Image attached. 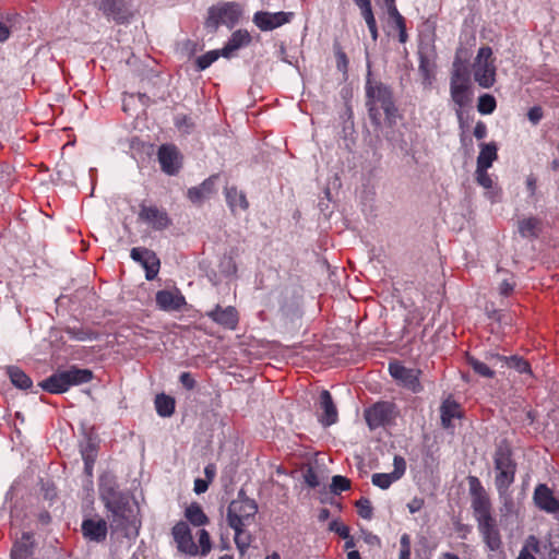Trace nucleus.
Here are the masks:
<instances>
[{"instance_id": "1", "label": "nucleus", "mask_w": 559, "mask_h": 559, "mask_svg": "<svg viewBox=\"0 0 559 559\" xmlns=\"http://www.w3.org/2000/svg\"><path fill=\"white\" fill-rule=\"evenodd\" d=\"M365 88L367 97L366 106L368 107L369 118L372 123L376 126L381 123L380 108L384 111L390 123L394 121L397 108L390 86L380 81L372 80L370 72H368Z\"/></svg>"}, {"instance_id": "2", "label": "nucleus", "mask_w": 559, "mask_h": 559, "mask_svg": "<svg viewBox=\"0 0 559 559\" xmlns=\"http://www.w3.org/2000/svg\"><path fill=\"white\" fill-rule=\"evenodd\" d=\"M110 512V527L112 531H122L126 536L138 534V506L128 495L114 500L112 504L105 506Z\"/></svg>"}, {"instance_id": "3", "label": "nucleus", "mask_w": 559, "mask_h": 559, "mask_svg": "<svg viewBox=\"0 0 559 559\" xmlns=\"http://www.w3.org/2000/svg\"><path fill=\"white\" fill-rule=\"evenodd\" d=\"M495 486L497 490L510 489L515 480L516 463L507 441H501L493 453Z\"/></svg>"}, {"instance_id": "4", "label": "nucleus", "mask_w": 559, "mask_h": 559, "mask_svg": "<svg viewBox=\"0 0 559 559\" xmlns=\"http://www.w3.org/2000/svg\"><path fill=\"white\" fill-rule=\"evenodd\" d=\"M93 373L88 369L72 367L68 370L57 371L41 381L38 385L52 394H61L72 385L87 383L92 380Z\"/></svg>"}, {"instance_id": "5", "label": "nucleus", "mask_w": 559, "mask_h": 559, "mask_svg": "<svg viewBox=\"0 0 559 559\" xmlns=\"http://www.w3.org/2000/svg\"><path fill=\"white\" fill-rule=\"evenodd\" d=\"M301 297V286L295 281H289L270 293L269 305L277 307L284 314H289L299 307Z\"/></svg>"}, {"instance_id": "6", "label": "nucleus", "mask_w": 559, "mask_h": 559, "mask_svg": "<svg viewBox=\"0 0 559 559\" xmlns=\"http://www.w3.org/2000/svg\"><path fill=\"white\" fill-rule=\"evenodd\" d=\"M474 80L484 88L491 87L496 82V66L492 59V49L480 47L473 64Z\"/></svg>"}, {"instance_id": "7", "label": "nucleus", "mask_w": 559, "mask_h": 559, "mask_svg": "<svg viewBox=\"0 0 559 559\" xmlns=\"http://www.w3.org/2000/svg\"><path fill=\"white\" fill-rule=\"evenodd\" d=\"M258 512L254 500H233L227 509V523L231 528L250 524Z\"/></svg>"}, {"instance_id": "8", "label": "nucleus", "mask_w": 559, "mask_h": 559, "mask_svg": "<svg viewBox=\"0 0 559 559\" xmlns=\"http://www.w3.org/2000/svg\"><path fill=\"white\" fill-rule=\"evenodd\" d=\"M419 56V73L423 78V84L430 86L433 79V70L436 68V50L432 36L428 35L420 39L418 46Z\"/></svg>"}, {"instance_id": "9", "label": "nucleus", "mask_w": 559, "mask_h": 559, "mask_svg": "<svg viewBox=\"0 0 559 559\" xmlns=\"http://www.w3.org/2000/svg\"><path fill=\"white\" fill-rule=\"evenodd\" d=\"M103 14L118 24H123L132 16L130 0H93Z\"/></svg>"}, {"instance_id": "10", "label": "nucleus", "mask_w": 559, "mask_h": 559, "mask_svg": "<svg viewBox=\"0 0 559 559\" xmlns=\"http://www.w3.org/2000/svg\"><path fill=\"white\" fill-rule=\"evenodd\" d=\"M139 219L154 230H164L171 225V219L165 210L144 203L140 205Z\"/></svg>"}, {"instance_id": "11", "label": "nucleus", "mask_w": 559, "mask_h": 559, "mask_svg": "<svg viewBox=\"0 0 559 559\" xmlns=\"http://www.w3.org/2000/svg\"><path fill=\"white\" fill-rule=\"evenodd\" d=\"M130 257L145 270V278L147 281L156 278L159 272L160 261L154 251L147 248L136 247L131 249Z\"/></svg>"}, {"instance_id": "12", "label": "nucleus", "mask_w": 559, "mask_h": 559, "mask_svg": "<svg viewBox=\"0 0 559 559\" xmlns=\"http://www.w3.org/2000/svg\"><path fill=\"white\" fill-rule=\"evenodd\" d=\"M293 16V12L280 11L271 13L267 11H258L254 13L252 21L259 29L269 32L289 23Z\"/></svg>"}, {"instance_id": "13", "label": "nucleus", "mask_w": 559, "mask_h": 559, "mask_svg": "<svg viewBox=\"0 0 559 559\" xmlns=\"http://www.w3.org/2000/svg\"><path fill=\"white\" fill-rule=\"evenodd\" d=\"M394 404L378 402L365 412V418L370 429H377L386 425L394 417Z\"/></svg>"}, {"instance_id": "14", "label": "nucleus", "mask_w": 559, "mask_h": 559, "mask_svg": "<svg viewBox=\"0 0 559 559\" xmlns=\"http://www.w3.org/2000/svg\"><path fill=\"white\" fill-rule=\"evenodd\" d=\"M389 371L390 374L400 381L405 388L413 392L421 391V384L419 382L420 370L406 368L399 362H390Z\"/></svg>"}, {"instance_id": "15", "label": "nucleus", "mask_w": 559, "mask_h": 559, "mask_svg": "<svg viewBox=\"0 0 559 559\" xmlns=\"http://www.w3.org/2000/svg\"><path fill=\"white\" fill-rule=\"evenodd\" d=\"M317 405L321 411V414L318 415V420L323 427H330L337 423L338 412L332 395L328 390H322L320 392Z\"/></svg>"}, {"instance_id": "16", "label": "nucleus", "mask_w": 559, "mask_h": 559, "mask_svg": "<svg viewBox=\"0 0 559 559\" xmlns=\"http://www.w3.org/2000/svg\"><path fill=\"white\" fill-rule=\"evenodd\" d=\"M394 469L391 473H376L371 477V481L380 489H388L394 481L401 479L406 471V462L400 456L395 455L393 460Z\"/></svg>"}, {"instance_id": "17", "label": "nucleus", "mask_w": 559, "mask_h": 559, "mask_svg": "<svg viewBox=\"0 0 559 559\" xmlns=\"http://www.w3.org/2000/svg\"><path fill=\"white\" fill-rule=\"evenodd\" d=\"M158 162L164 173L169 176L176 175L180 167V154L175 145L164 144L158 150Z\"/></svg>"}, {"instance_id": "18", "label": "nucleus", "mask_w": 559, "mask_h": 559, "mask_svg": "<svg viewBox=\"0 0 559 559\" xmlns=\"http://www.w3.org/2000/svg\"><path fill=\"white\" fill-rule=\"evenodd\" d=\"M477 527L483 537L484 543L491 551H496L501 547V536L497 525V521L493 516L478 521Z\"/></svg>"}, {"instance_id": "19", "label": "nucleus", "mask_w": 559, "mask_h": 559, "mask_svg": "<svg viewBox=\"0 0 559 559\" xmlns=\"http://www.w3.org/2000/svg\"><path fill=\"white\" fill-rule=\"evenodd\" d=\"M173 535L175 542L177 543L178 549L181 552L192 556L198 554V547L193 542L190 527L186 522H178L173 527Z\"/></svg>"}, {"instance_id": "20", "label": "nucleus", "mask_w": 559, "mask_h": 559, "mask_svg": "<svg viewBox=\"0 0 559 559\" xmlns=\"http://www.w3.org/2000/svg\"><path fill=\"white\" fill-rule=\"evenodd\" d=\"M156 305L164 311H179L186 306V298L178 290H158L155 296Z\"/></svg>"}, {"instance_id": "21", "label": "nucleus", "mask_w": 559, "mask_h": 559, "mask_svg": "<svg viewBox=\"0 0 559 559\" xmlns=\"http://www.w3.org/2000/svg\"><path fill=\"white\" fill-rule=\"evenodd\" d=\"M81 531L85 539L94 543H102L107 537L108 526L103 519H85L82 522Z\"/></svg>"}, {"instance_id": "22", "label": "nucleus", "mask_w": 559, "mask_h": 559, "mask_svg": "<svg viewBox=\"0 0 559 559\" xmlns=\"http://www.w3.org/2000/svg\"><path fill=\"white\" fill-rule=\"evenodd\" d=\"M218 175L210 176L201 185L188 190L187 197L194 204H202L216 192V181Z\"/></svg>"}, {"instance_id": "23", "label": "nucleus", "mask_w": 559, "mask_h": 559, "mask_svg": "<svg viewBox=\"0 0 559 559\" xmlns=\"http://www.w3.org/2000/svg\"><path fill=\"white\" fill-rule=\"evenodd\" d=\"M533 500L538 509L547 513L555 512L559 506V500L546 484H539L535 487Z\"/></svg>"}, {"instance_id": "24", "label": "nucleus", "mask_w": 559, "mask_h": 559, "mask_svg": "<svg viewBox=\"0 0 559 559\" xmlns=\"http://www.w3.org/2000/svg\"><path fill=\"white\" fill-rule=\"evenodd\" d=\"M206 316L217 324L231 330H234L238 323V312L236 308L231 306L223 308L217 305L214 309L207 311Z\"/></svg>"}, {"instance_id": "25", "label": "nucleus", "mask_w": 559, "mask_h": 559, "mask_svg": "<svg viewBox=\"0 0 559 559\" xmlns=\"http://www.w3.org/2000/svg\"><path fill=\"white\" fill-rule=\"evenodd\" d=\"M251 43V35L247 29L235 31L225 46L221 49V55L224 58H231L235 52L242 47H247Z\"/></svg>"}, {"instance_id": "26", "label": "nucleus", "mask_w": 559, "mask_h": 559, "mask_svg": "<svg viewBox=\"0 0 559 559\" xmlns=\"http://www.w3.org/2000/svg\"><path fill=\"white\" fill-rule=\"evenodd\" d=\"M99 495L105 506H107L112 504L114 500L120 499L124 493L118 490L112 476L104 475L99 479Z\"/></svg>"}, {"instance_id": "27", "label": "nucleus", "mask_w": 559, "mask_h": 559, "mask_svg": "<svg viewBox=\"0 0 559 559\" xmlns=\"http://www.w3.org/2000/svg\"><path fill=\"white\" fill-rule=\"evenodd\" d=\"M225 197L227 205L230 211L236 214L237 210L246 211L249 207V202L242 191H238L236 187H226Z\"/></svg>"}, {"instance_id": "28", "label": "nucleus", "mask_w": 559, "mask_h": 559, "mask_svg": "<svg viewBox=\"0 0 559 559\" xmlns=\"http://www.w3.org/2000/svg\"><path fill=\"white\" fill-rule=\"evenodd\" d=\"M472 510L476 522L492 518L489 496L483 495L472 498Z\"/></svg>"}, {"instance_id": "29", "label": "nucleus", "mask_w": 559, "mask_h": 559, "mask_svg": "<svg viewBox=\"0 0 559 559\" xmlns=\"http://www.w3.org/2000/svg\"><path fill=\"white\" fill-rule=\"evenodd\" d=\"M32 536L28 533H24L22 539L16 542L11 550L12 559H34V549L32 543Z\"/></svg>"}, {"instance_id": "30", "label": "nucleus", "mask_w": 559, "mask_h": 559, "mask_svg": "<svg viewBox=\"0 0 559 559\" xmlns=\"http://www.w3.org/2000/svg\"><path fill=\"white\" fill-rule=\"evenodd\" d=\"M451 98L459 106L456 110L457 117L462 118L461 108L465 107L469 103L468 84L450 82Z\"/></svg>"}, {"instance_id": "31", "label": "nucleus", "mask_w": 559, "mask_h": 559, "mask_svg": "<svg viewBox=\"0 0 559 559\" xmlns=\"http://www.w3.org/2000/svg\"><path fill=\"white\" fill-rule=\"evenodd\" d=\"M497 144L495 142L481 143L480 152L477 156L478 168H490L492 163L497 159Z\"/></svg>"}, {"instance_id": "32", "label": "nucleus", "mask_w": 559, "mask_h": 559, "mask_svg": "<svg viewBox=\"0 0 559 559\" xmlns=\"http://www.w3.org/2000/svg\"><path fill=\"white\" fill-rule=\"evenodd\" d=\"M218 12L221 15L222 24L229 28H233L238 23L241 15L240 7L236 2L226 3L218 10Z\"/></svg>"}, {"instance_id": "33", "label": "nucleus", "mask_w": 559, "mask_h": 559, "mask_svg": "<svg viewBox=\"0 0 559 559\" xmlns=\"http://www.w3.org/2000/svg\"><path fill=\"white\" fill-rule=\"evenodd\" d=\"M7 374L10 378L11 383L20 390H27L33 385L32 379L16 366H8Z\"/></svg>"}, {"instance_id": "34", "label": "nucleus", "mask_w": 559, "mask_h": 559, "mask_svg": "<svg viewBox=\"0 0 559 559\" xmlns=\"http://www.w3.org/2000/svg\"><path fill=\"white\" fill-rule=\"evenodd\" d=\"M461 416L459 404L454 401L447 400L440 407V417L442 427L449 429L452 427V420Z\"/></svg>"}, {"instance_id": "35", "label": "nucleus", "mask_w": 559, "mask_h": 559, "mask_svg": "<svg viewBox=\"0 0 559 559\" xmlns=\"http://www.w3.org/2000/svg\"><path fill=\"white\" fill-rule=\"evenodd\" d=\"M154 404L160 417H170L175 412V399L164 393L156 395Z\"/></svg>"}, {"instance_id": "36", "label": "nucleus", "mask_w": 559, "mask_h": 559, "mask_svg": "<svg viewBox=\"0 0 559 559\" xmlns=\"http://www.w3.org/2000/svg\"><path fill=\"white\" fill-rule=\"evenodd\" d=\"M186 518L194 526H202L209 522L206 514L198 503H192L186 509Z\"/></svg>"}, {"instance_id": "37", "label": "nucleus", "mask_w": 559, "mask_h": 559, "mask_svg": "<svg viewBox=\"0 0 559 559\" xmlns=\"http://www.w3.org/2000/svg\"><path fill=\"white\" fill-rule=\"evenodd\" d=\"M540 222L535 217L524 218L519 222V233L524 238L537 237Z\"/></svg>"}, {"instance_id": "38", "label": "nucleus", "mask_w": 559, "mask_h": 559, "mask_svg": "<svg viewBox=\"0 0 559 559\" xmlns=\"http://www.w3.org/2000/svg\"><path fill=\"white\" fill-rule=\"evenodd\" d=\"M390 22L397 28L399 31V40L404 44L407 40L406 34V25L405 20L399 12L397 8H391L388 13Z\"/></svg>"}, {"instance_id": "39", "label": "nucleus", "mask_w": 559, "mask_h": 559, "mask_svg": "<svg viewBox=\"0 0 559 559\" xmlns=\"http://www.w3.org/2000/svg\"><path fill=\"white\" fill-rule=\"evenodd\" d=\"M466 360L475 373L484 378H493L495 371L486 361H480L473 356H467Z\"/></svg>"}, {"instance_id": "40", "label": "nucleus", "mask_w": 559, "mask_h": 559, "mask_svg": "<svg viewBox=\"0 0 559 559\" xmlns=\"http://www.w3.org/2000/svg\"><path fill=\"white\" fill-rule=\"evenodd\" d=\"M504 367L512 368L520 373H532L530 364L522 357L516 355L507 357V361H504Z\"/></svg>"}, {"instance_id": "41", "label": "nucleus", "mask_w": 559, "mask_h": 559, "mask_svg": "<svg viewBox=\"0 0 559 559\" xmlns=\"http://www.w3.org/2000/svg\"><path fill=\"white\" fill-rule=\"evenodd\" d=\"M497 103L492 95L484 94L478 98L477 110L481 115H490L496 109Z\"/></svg>"}, {"instance_id": "42", "label": "nucleus", "mask_w": 559, "mask_h": 559, "mask_svg": "<svg viewBox=\"0 0 559 559\" xmlns=\"http://www.w3.org/2000/svg\"><path fill=\"white\" fill-rule=\"evenodd\" d=\"M221 49L219 50H211L206 53L200 56L197 58L195 63L199 71H203L207 69L213 62H215L218 57H221Z\"/></svg>"}, {"instance_id": "43", "label": "nucleus", "mask_w": 559, "mask_h": 559, "mask_svg": "<svg viewBox=\"0 0 559 559\" xmlns=\"http://www.w3.org/2000/svg\"><path fill=\"white\" fill-rule=\"evenodd\" d=\"M350 488V480L345 476L335 475L332 477L330 490L334 495H340L342 491Z\"/></svg>"}, {"instance_id": "44", "label": "nucleus", "mask_w": 559, "mask_h": 559, "mask_svg": "<svg viewBox=\"0 0 559 559\" xmlns=\"http://www.w3.org/2000/svg\"><path fill=\"white\" fill-rule=\"evenodd\" d=\"M358 514L365 520H370L373 515V508L368 498L361 497L357 502Z\"/></svg>"}, {"instance_id": "45", "label": "nucleus", "mask_w": 559, "mask_h": 559, "mask_svg": "<svg viewBox=\"0 0 559 559\" xmlns=\"http://www.w3.org/2000/svg\"><path fill=\"white\" fill-rule=\"evenodd\" d=\"M484 358H485V361L490 365V367L493 369V368H497V367H500V368H503L504 367V361H507V356H502L496 352H492V350H488V352H485L484 354Z\"/></svg>"}, {"instance_id": "46", "label": "nucleus", "mask_w": 559, "mask_h": 559, "mask_svg": "<svg viewBox=\"0 0 559 559\" xmlns=\"http://www.w3.org/2000/svg\"><path fill=\"white\" fill-rule=\"evenodd\" d=\"M81 455L84 462H95L97 456V449L92 440H87L85 444L81 445Z\"/></svg>"}, {"instance_id": "47", "label": "nucleus", "mask_w": 559, "mask_h": 559, "mask_svg": "<svg viewBox=\"0 0 559 559\" xmlns=\"http://www.w3.org/2000/svg\"><path fill=\"white\" fill-rule=\"evenodd\" d=\"M499 499L502 502V509L501 511L506 514L511 513L514 509V502L511 496V492L509 489L504 490H497Z\"/></svg>"}, {"instance_id": "48", "label": "nucleus", "mask_w": 559, "mask_h": 559, "mask_svg": "<svg viewBox=\"0 0 559 559\" xmlns=\"http://www.w3.org/2000/svg\"><path fill=\"white\" fill-rule=\"evenodd\" d=\"M235 531V544L240 552H243L249 547V537L245 535L243 527L241 525L233 528Z\"/></svg>"}, {"instance_id": "49", "label": "nucleus", "mask_w": 559, "mask_h": 559, "mask_svg": "<svg viewBox=\"0 0 559 559\" xmlns=\"http://www.w3.org/2000/svg\"><path fill=\"white\" fill-rule=\"evenodd\" d=\"M468 486H469V493L473 497L483 496L486 495V490L483 487L480 480L476 476H468Z\"/></svg>"}, {"instance_id": "50", "label": "nucleus", "mask_w": 559, "mask_h": 559, "mask_svg": "<svg viewBox=\"0 0 559 559\" xmlns=\"http://www.w3.org/2000/svg\"><path fill=\"white\" fill-rule=\"evenodd\" d=\"M175 124L183 133H190L194 126L191 118L186 115L177 116L175 119Z\"/></svg>"}, {"instance_id": "51", "label": "nucleus", "mask_w": 559, "mask_h": 559, "mask_svg": "<svg viewBox=\"0 0 559 559\" xmlns=\"http://www.w3.org/2000/svg\"><path fill=\"white\" fill-rule=\"evenodd\" d=\"M219 24H222L219 12L211 9L209 12V17L205 21V27L211 32H216Z\"/></svg>"}, {"instance_id": "52", "label": "nucleus", "mask_w": 559, "mask_h": 559, "mask_svg": "<svg viewBox=\"0 0 559 559\" xmlns=\"http://www.w3.org/2000/svg\"><path fill=\"white\" fill-rule=\"evenodd\" d=\"M488 168L476 167V181L484 188L489 189L492 187V180L487 173Z\"/></svg>"}, {"instance_id": "53", "label": "nucleus", "mask_w": 559, "mask_h": 559, "mask_svg": "<svg viewBox=\"0 0 559 559\" xmlns=\"http://www.w3.org/2000/svg\"><path fill=\"white\" fill-rule=\"evenodd\" d=\"M199 544L201 546V555L206 556L211 550V539L207 531L203 528L199 532Z\"/></svg>"}, {"instance_id": "54", "label": "nucleus", "mask_w": 559, "mask_h": 559, "mask_svg": "<svg viewBox=\"0 0 559 559\" xmlns=\"http://www.w3.org/2000/svg\"><path fill=\"white\" fill-rule=\"evenodd\" d=\"M67 334L76 341H86L91 338V333L78 328H67Z\"/></svg>"}, {"instance_id": "55", "label": "nucleus", "mask_w": 559, "mask_h": 559, "mask_svg": "<svg viewBox=\"0 0 559 559\" xmlns=\"http://www.w3.org/2000/svg\"><path fill=\"white\" fill-rule=\"evenodd\" d=\"M304 480L305 483L310 487V488H316L320 485V481H319V478H318V475L317 473L314 472V469L312 467H308L305 472H304Z\"/></svg>"}, {"instance_id": "56", "label": "nucleus", "mask_w": 559, "mask_h": 559, "mask_svg": "<svg viewBox=\"0 0 559 559\" xmlns=\"http://www.w3.org/2000/svg\"><path fill=\"white\" fill-rule=\"evenodd\" d=\"M179 382L182 384V386L189 391L193 390L197 385V382L193 378V376L188 372H181L179 376Z\"/></svg>"}, {"instance_id": "57", "label": "nucleus", "mask_w": 559, "mask_h": 559, "mask_svg": "<svg viewBox=\"0 0 559 559\" xmlns=\"http://www.w3.org/2000/svg\"><path fill=\"white\" fill-rule=\"evenodd\" d=\"M330 531L335 532L338 534L342 538H348L349 537V528L348 526L338 523L337 521H332L329 525Z\"/></svg>"}, {"instance_id": "58", "label": "nucleus", "mask_w": 559, "mask_h": 559, "mask_svg": "<svg viewBox=\"0 0 559 559\" xmlns=\"http://www.w3.org/2000/svg\"><path fill=\"white\" fill-rule=\"evenodd\" d=\"M450 82H455V84H460V83L468 84V76L464 70L456 68L452 72Z\"/></svg>"}, {"instance_id": "59", "label": "nucleus", "mask_w": 559, "mask_h": 559, "mask_svg": "<svg viewBox=\"0 0 559 559\" xmlns=\"http://www.w3.org/2000/svg\"><path fill=\"white\" fill-rule=\"evenodd\" d=\"M527 118L533 124H537L543 118V110L539 106L530 108Z\"/></svg>"}, {"instance_id": "60", "label": "nucleus", "mask_w": 559, "mask_h": 559, "mask_svg": "<svg viewBox=\"0 0 559 559\" xmlns=\"http://www.w3.org/2000/svg\"><path fill=\"white\" fill-rule=\"evenodd\" d=\"M335 56H336L337 69L345 73L347 71V66H348V59L346 57V53L342 50H337Z\"/></svg>"}, {"instance_id": "61", "label": "nucleus", "mask_w": 559, "mask_h": 559, "mask_svg": "<svg viewBox=\"0 0 559 559\" xmlns=\"http://www.w3.org/2000/svg\"><path fill=\"white\" fill-rule=\"evenodd\" d=\"M222 266L224 267L223 272L228 275L235 274L237 271V266L230 257L225 258V260L222 262Z\"/></svg>"}, {"instance_id": "62", "label": "nucleus", "mask_w": 559, "mask_h": 559, "mask_svg": "<svg viewBox=\"0 0 559 559\" xmlns=\"http://www.w3.org/2000/svg\"><path fill=\"white\" fill-rule=\"evenodd\" d=\"M209 484H210V481L206 479L197 478L194 480V488H193L194 492L197 495H201V493L205 492L209 488Z\"/></svg>"}, {"instance_id": "63", "label": "nucleus", "mask_w": 559, "mask_h": 559, "mask_svg": "<svg viewBox=\"0 0 559 559\" xmlns=\"http://www.w3.org/2000/svg\"><path fill=\"white\" fill-rule=\"evenodd\" d=\"M487 135V127L484 122L478 121L474 128V136L477 140H481Z\"/></svg>"}, {"instance_id": "64", "label": "nucleus", "mask_w": 559, "mask_h": 559, "mask_svg": "<svg viewBox=\"0 0 559 559\" xmlns=\"http://www.w3.org/2000/svg\"><path fill=\"white\" fill-rule=\"evenodd\" d=\"M424 506V500L419 498H414L411 502H408L407 508L411 513L418 512Z\"/></svg>"}]
</instances>
